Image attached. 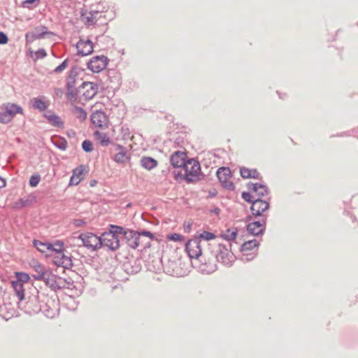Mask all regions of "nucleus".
<instances>
[{"label":"nucleus","instance_id":"f257e3e1","mask_svg":"<svg viewBox=\"0 0 358 358\" xmlns=\"http://www.w3.org/2000/svg\"><path fill=\"white\" fill-rule=\"evenodd\" d=\"M59 301L48 295L41 294L39 295V302L38 305L31 307V311L34 313L42 312L46 317H54L58 310Z\"/></svg>","mask_w":358,"mask_h":358},{"label":"nucleus","instance_id":"f03ea898","mask_svg":"<svg viewBox=\"0 0 358 358\" xmlns=\"http://www.w3.org/2000/svg\"><path fill=\"white\" fill-rule=\"evenodd\" d=\"M208 250L215 257L218 262L225 266H231L234 262V255L226 245L219 243L208 244Z\"/></svg>","mask_w":358,"mask_h":358},{"label":"nucleus","instance_id":"7ed1b4c3","mask_svg":"<svg viewBox=\"0 0 358 358\" xmlns=\"http://www.w3.org/2000/svg\"><path fill=\"white\" fill-rule=\"evenodd\" d=\"M183 169L184 178L188 183L196 182L204 178V175L201 171L200 164L194 159H187Z\"/></svg>","mask_w":358,"mask_h":358},{"label":"nucleus","instance_id":"20e7f679","mask_svg":"<svg viewBox=\"0 0 358 358\" xmlns=\"http://www.w3.org/2000/svg\"><path fill=\"white\" fill-rule=\"evenodd\" d=\"M98 92V85L92 82H83L76 89L74 94L76 95L75 99H69L70 101H87L92 99Z\"/></svg>","mask_w":358,"mask_h":358},{"label":"nucleus","instance_id":"39448f33","mask_svg":"<svg viewBox=\"0 0 358 358\" xmlns=\"http://www.w3.org/2000/svg\"><path fill=\"white\" fill-rule=\"evenodd\" d=\"M82 69L77 65H74L71 68V70L68 73V76L66 79V98L69 99H75L76 98V94H74L76 89V85L77 83L78 77Z\"/></svg>","mask_w":358,"mask_h":358},{"label":"nucleus","instance_id":"423d86ee","mask_svg":"<svg viewBox=\"0 0 358 358\" xmlns=\"http://www.w3.org/2000/svg\"><path fill=\"white\" fill-rule=\"evenodd\" d=\"M36 278L43 279L46 285L54 291L66 288V285L69 283L64 278L53 274L50 271L48 273H41V275H38Z\"/></svg>","mask_w":358,"mask_h":358},{"label":"nucleus","instance_id":"0eeeda50","mask_svg":"<svg viewBox=\"0 0 358 358\" xmlns=\"http://www.w3.org/2000/svg\"><path fill=\"white\" fill-rule=\"evenodd\" d=\"M3 110L0 111V123L8 124L17 113L22 114L23 110L21 106L12 103L3 104Z\"/></svg>","mask_w":358,"mask_h":358},{"label":"nucleus","instance_id":"6e6552de","mask_svg":"<svg viewBox=\"0 0 358 358\" xmlns=\"http://www.w3.org/2000/svg\"><path fill=\"white\" fill-rule=\"evenodd\" d=\"M201 240L199 238H194L187 241L185 245V250L191 259L197 261L202 256Z\"/></svg>","mask_w":358,"mask_h":358},{"label":"nucleus","instance_id":"1a4fd4ad","mask_svg":"<svg viewBox=\"0 0 358 358\" xmlns=\"http://www.w3.org/2000/svg\"><path fill=\"white\" fill-rule=\"evenodd\" d=\"M78 238L81 239L85 247L91 249L92 251L101 248V236H97L93 233H83L80 234Z\"/></svg>","mask_w":358,"mask_h":358},{"label":"nucleus","instance_id":"9d476101","mask_svg":"<svg viewBox=\"0 0 358 358\" xmlns=\"http://www.w3.org/2000/svg\"><path fill=\"white\" fill-rule=\"evenodd\" d=\"M216 175L224 188L228 190H234L235 189L234 184L230 180L232 176L231 169L229 167H220L216 171Z\"/></svg>","mask_w":358,"mask_h":358},{"label":"nucleus","instance_id":"9b49d317","mask_svg":"<svg viewBox=\"0 0 358 358\" xmlns=\"http://www.w3.org/2000/svg\"><path fill=\"white\" fill-rule=\"evenodd\" d=\"M108 63L107 57L95 56L87 62V68L94 73H99L106 68Z\"/></svg>","mask_w":358,"mask_h":358},{"label":"nucleus","instance_id":"f8f14e48","mask_svg":"<svg viewBox=\"0 0 358 358\" xmlns=\"http://www.w3.org/2000/svg\"><path fill=\"white\" fill-rule=\"evenodd\" d=\"M101 247H106L111 251H115L120 248V239L118 236L111 235V233L104 232L101 236Z\"/></svg>","mask_w":358,"mask_h":358},{"label":"nucleus","instance_id":"ddd939ff","mask_svg":"<svg viewBox=\"0 0 358 358\" xmlns=\"http://www.w3.org/2000/svg\"><path fill=\"white\" fill-rule=\"evenodd\" d=\"M114 151L115 154L113 157V159L117 164H126L131 159L130 154L127 152V148L119 144L113 143Z\"/></svg>","mask_w":358,"mask_h":358},{"label":"nucleus","instance_id":"4468645a","mask_svg":"<svg viewBox=\"0 0 358 358\" xmlns=\"http://www.w3.org/2000/svg\"><path fill=\"white\" fill-rule=\"evenodd\" d=\"M101 17V13L99 11L82 10L80 12V20L87 26L94 25Z\"/></svg>","mask_w":358,"mask_h":358},{"label":"nucleus","instance_id":"2eb2a0df","mask_svg":"<svg viewBox=\"0 0 358 358\" xmlns=\"http://www.w3.org/2000/svg\"><path fill=\"white\" fill-rule=\"evenodd\" d=\"M269 208V203L260 198L255 199L251 205L250 210L254 216H262V213Z\"/></svg>","mask_w":358,"mask_h":358},{"label":"nucleus","instance_id":"dca6fc26","mask_svg":"<svg viewBox=\"0 0 358 358\" xmlns=\"http://www.w3.org/2000/svg\"><path fill=\"white\" fill-rule=\"evenodd\" d=\"M53 262L57 266H62L66 269H69L73 266L71 257L66 255L64 251L61 252V253L56 254L54 257Z\"/></svg>","mask_w":358,"mask_h":358},{"label":"nucleus","instance_id":"f3484780","mask_svg":"<svg viewBox=\"0 0 358 358\" xmlns=\"http://www.w3.org/2000/svg\"><path fill=\"white\" fill-rule=\"evenodd\" d=\"M93 43L90 40L80 39L76 44L78 55L80 56L89 55L93 52Z\"/></svg>","mask_w":358,"mask_h":358},{"label":"nucleus","instance_id":"a211bd4d","mask_svg":"<svg viewBox=\"0 0 358 358\" xmlns=\"http://www.w3.org/2000/svg\"><path fill=\"white\" fill-rule=\"evenodd\" d=\"M186 157L187 155L185 152L176 151L170 157L171 164L175 168H183L186 164Z\"/></svg>","mask_w":358,"mask_h":358},{"label":"nucleus","instance_id":"6ab92c4d","mask_svg":"<svg viewBox=\"0 0 358 358\" xmlns=\"http://www.w3.org/2000/svg\"><path fill=\"white\" fill-rule=\"evenodd\" d=\"M31 104L33 108L39 111H45L48 107V103L46 97L44 96H38L31 99Z\"/></svg>","mask_w":358,"mask_h":358},{"label":"nucleus","instance_id":"aec40b11","mask_svg":"<svg viewBox=\"0 0 358 358\" xmlns=\"http://www.w3.org/2000/svg\"><path fill=\"white\" fill-rule=\"evenodd\" d=\"M90 118L92 124L98 127H102L107 121L105 113L101 110H96L92 113Z\"/></svg>","mask_w":358,"mask_h":358},{"label":"nucleus","instance_id":"412c9836","mask_svg":"<svg viewBox=\"0 0 358 358\" xmlns=\"http://www.w3.org/2000/svg\"><path fill=\"white\" fill-rule=\"evenodd\" d=\"M44 117L47 119L48 122L52 125L53 127L63 128L64 127V122L62 120L61 117L53 113L52 111L49 110L46 113L44 114Z\"/></svg>","mask_w":358,"mask_h":358},{"label":"nucleus","instance_id":"4be33fe9","mask_svg":"<svg viewBox=\"0 0 358 358\" xmlns=\"http://www.w3.org/2000/svg\"><path fill=\"white\" fill-rule=\"evenodd\" d=\"M135 236H138V231L131 229H127V232L124 235V238L126 240L127 245L132 249L138 248L136 238Z\"/></svg>","mask_w":358,"mask_h":358},{"label":"nucleus","instance_id":"5701e85b","mask_svg":"<svg viewBox=\"0 0 358 358\" xmlns=\"http://www.w3.org/2000/svg\"><path fill=\"white\" fill-rule=\"evenodd\" d=\"M240 173L243 178H254V179H261L262 178L260 173L255 169H249L245 167H242L240 169Z\"/></svg>","mask_w":358,"mask_h":358},{"label":"nucleus","instance_id":"b1692460","mask_svg":"<svg viewBox=\"0 0 358 358\" xmlns=\"http://www.w3.org/2000/svg\"><path fill=\"white\" fill-rule=\"evenodd\" d=\"M94 136L102 146H107L109 144L113 143L112 141L106 133L96 131L94 133Z\"/></svg>","mask_w":358,"mask_h":358},{"label":"nucleus","instance_id":"393cba45","mask_svg":"<svg viewBox=\"0 0 358 358\" xmlns=\"http://www.w3.org/2000/svg\"><path fill=\"white\" fill-rule=\"evenodd\" d=\"M141 165L147 170H151L155 168L158 162L156 159L150 157H143L140 161Z\"/></svg>","mask_w":358,"mask_h":358},{"label":"nucleus","instance_id":"a878e982","mask_svg":"<svg viewBox=\"0 0 358 358\" xmlns=\"http://www.w3.org/2000/svg\"><path fill=\"white\" fill-rule=\"evenodd\" d=\"M36 291L37 294L36 295H32L31 296H29L28 299V301L26 302V312L29 313V314L35 313L34 312L31 311V307H34L36 305L38 304L39 302V292Z\"/></svg>","mask_w":358,"mask_h":358},{"label":"nucleus","instance_id":"bb28decb","mask_svg":"<svg viewBox=\"0 0 358 358\" xmlns=\"http://www.w3.org/2000/svg\"><path fill=\"white\" fill-rule=\"evenodd\" d=\"M34 246L41 253H45L46 252H50V248H51L52 243L50 242H42L38 240L33 241Z\"/></svg>","mask_w":358,"mask_h":358},{"label":"nucleus","instance_id":"cd10ccee","mask_svg":"<svg viewBox=\"0 0 358 358\" xmlns=\"http://www.w3.org/2000/svg\"><path fill=\"white\" fill-rule=\"evenodd\" d=\"M13 287L14 289L15 293L19 299V301L21 302L24 299H25L24 297V290L23 287V284L20 282H12Z\"/></svg>","mask_w":358,"mask_h":358},{"label":"nucleus","instance_id":"c85d7f7f","mask_svg":"<svg viewBox=\"0 0 358 358\" xmlns=\"http://www.w3.org/2000/svg\"><path fill=\"white\" fill-rule=\"evenodd\" d=\"M127 231V229H125L122 227L110 224L108 231L106 232L111 233V235H114V236H118V235H122L124 236Z\"/></svg>","mask_w":358,"mask_h":358},{"label":"nucleus","instance_id":"c756f323","mask_svg":"<svg viewBox=\"0 0 358 358\" xmlns=\"http://www.w3.org/2000/svg\"><path fill=\"white\" fill-rule=\"evenodd\" d=\"M52 143L57 147L58 149L61 150H66L67 148V141L60 136L55 137L52 139Z\"/></svg>","mask_w":358,"mask_h":358},{"label":"nucleus","instance_id":"7c9ffc66","mask_svg":"<svg viewBox=\"0 0 358 358\" xmlns=\"http://www.w3.org/2000/svg\"><path fill=\"white\" fill-rule=\"evenodd\" d=\"M34 273L31 275L34 279L43 281V279H38L36 277H38V275H41V273H48L49 270L45 269V268H44L41 264L36 262L34 266Z\"/></svg>","mask_w":358,"mask_h":358},{"label":"nucleus","instance_id":"2f4dec72","mask_svg":"<svg viewBox=\"0 0 358 358\" xmlns=\"http://www.w3.org/2000/svg\"><path fill=\"white\" fill-rule=\"evenodd\" d=\"M259 245V243L256 239L250 240L248 241L245 242L241 245V252H248L249 251H251L255 248L257 247Z\"/></svg>","mask_w":358,"mask_h":358},{"label":"nucleus","instance_id":"473e14b6","mask_svg":"<svg viewBox=\"0 0 358 358\" xmlns=\"http://www.w3.org/2000/svg\"><path fill=\"white\" fill-rule=\"evenodd\" d=\"M72 113L76 115L80 121L83 122L87 118L86 111L81 107L74 106L72 109Z\"/></svg>","mask_w":358,"mask_h":358},{"label":"nucleus","instance_id":"72a5a7b5","mask_svg":"<svg viewBox=\"0 0 358 358\" xmlns=\"http://www.w3.org/2000/svg\"><path fill=\"white\" fill-rule=\"evenodd\" d=\"M221 236L228 241H234L237 236V229L232 230L231 229H228L222 233Z\"/></svg>","mask_w":358,"mask_h":358},{"label":"nucleus","instance_id":"f704fd0d","mask_svg":"<svg viewBox=\"0 0 358 358\" xmlns=\"http://www.w3.org/2000/svg\"><path fill=\"white\" fill-rule=\"evenodd\" d=\"M29 36H31V41H34L36 39L43 38L45 36V32H41L40 28H35L34 31L30 34H26V38H27Z\"/></svg>","mask_w":358,"mask_h":358},{"label":"nucleus","instance_id":"c9c22d12","mask_svg":"<svg viewBox=\"0 0 358 358\" xmlns=\"http://www.w3.org/2000/svg\"><path fill=\"white\" fill-rule=\"evenodd\" d=\"M196 238H199V240L203 241V242L202 243L203 245L206 244V241L214 239L215 238V235L211 232L204 231L203 233L200 234V235Z\"/></svg>","mask_w":358,"mask_h":358},{"label":"nucleus","instance_id":"e433bc0d","mask_svg":"<svg viewBox=\"0 0 358 358\" xmlns=\"http://www.w3.org/2000/svg\"><path fill=\"white\" fill-rule=\"evenodd\" d=\"M250 224V229L252 230L253 228H251V227H259V229L264 228V232L266 230V217L265 215H262V221H255L249 223Z\"/></svg>","mask_w":358,"mask_h":358},{"label":"nucleus","instance_id":"4c0bfd02","mask_svg":"<svg viewBox=\"0 0 358 358\" xmlns=\"http://www.w3.org/2000/svg\"><path fill=\"white\" fill-rule=\"evenodd\" d=\"M52 248H50V252H55L56 254L61 253L64 251V243L62 241H57L52 243Z\"/></svg>","mask_w":358,"mask_h":358},{"label":"nucleus","instance_id":"58836bf2","mask_svg":"<svg viewBox=\"0 0 358 358\" xmlns=\"http://www.w3.org/2000/svg\"><path fill=\"white\" fill-rule=\"evenodd\" d=\"M40 3V0H24L22 2L21 6L28 9H32L36 7Z\"/></svg>","mask_w":358,"mask_h":358},{"label":"nucleus","instance_id":"ea45409f","mask_svg":"<svg viewBox=\"0 0 358 358\" xmlns=\"http://www.w3.org/2000/svg\"><path fill=\"white\" fill-rule=\"evenodd\" d=\"M85 166L84 165H80L78 167L75 168L73 170V175L78 178H81V181L83 180V173L85 171Z\"/></svg>","mask_w":358,"mask_h":358},{"label":"nucleus","instance_id":"a19ab883","mask_svg":"<svg viewBox=\"0 0 358 358\" xmlns=\"http://www.w3.org/2000/svg\"><path fill=\"white\" fill-rule=\"evenodd\" d=\"M252 228V227H251ZM247 230L251 235L259 236L264 234V228L259 229V227H253V229H250V224L247 225Z\"/></svg>","mask_w":358,"mask_h":358},{"label":"nucleus","instance_id":"79ce46f5","mask_svg":"<svg viewBox=\"0 0 358 358\" xmlns=\"http://www.w3.org/2000/svg\"><path fill=\"white\" fill-rule=\"evenodd\" d=\"M260 188L259 190L256 192V194L259 198L261 199V197H263L269 193V189L268 187L266 185H262V186H259Z\"/></svg>","mask_w":358,"mask_h":358},{"label":"nucleus","instance_id":"37998d69","mask_svg":"<svg viewBox=\"0 0 358 358\" xmlns=\"http://www.w3.org/2000/svg\"><path fill=\"white\" fill-rule=\"evenodd\" d=\"M82 148L86 152H90L93 150V145L91 141L85 140L82 143Z\"/></svg>","mask_w":358,"mask_h":358},{"label":"nucleus","instance_id":"c03bdc74","mask_svg":"<svg viewBox=\"0 0 358 358\" xmlns=\"http://www.w3.org/2000/svg\"><path fill=\"white\" fill-rule=\"evenodd\" d=\"M69 65V59H66L62 62V63L57 66L54 70L53 73H59L62 72Z\"/></svg>","mask_w":358,"mask_h":358},{"label":"nucleus","instance_id":"a18cd8bd","mask_svg":"<svg viewBox=\"0 0 358 358\" xmlns=\"http://www.w3.org/2000/svg\"><path fill=\"white\" fill-rule=\"evenodd\" d=\"M16 276H17L16 282H20L21 283L27 282L30 279L29 275L25 273H17Z\"/></svg>","mask_w":358,"mask_h":358},{"label":"nucleus","instance_id":"49530a36","mask_svg":"<svg viewBox=\"0 0 358 358\" xmlns=\"http://www.w3.org/2000/svg\"><path fill=\"white\" fill-rule=\"evenodd\" d=\"M41 180V177L38 174L32 175L29 179V185L32 187H36Z\"/></svg>","mask_w":358,"mask_h":358},{"label":"nucleus","instance_id":"de8ad7c7","mask_svg":"<svg viewBox=\"0 0 358 358\" xmlns=\"http://www.w3.org/2000/svg\"><path fill=\"white\" fill-rule=\"evenodd\" d=\"M31 201H32V199H29V198H27V199L21 198L16 203V205L17 207L22 208V207H25V206L30 205Z\"/></svg>","mask_w":358,"mask_h":358},{"label":"nucleus","instance_id":"09e8293b","mask_svg":"<svg viewBox=\"0 0 358 358\" xmlns=\"http://www.w3.org/2000/svg\"><path fill=\"white\" fill-rule=\"evenodd\" d=\"M241 197L244 201L250 203L252 205V202L255 201V199H254L253 196L250 194V193L248 192H242Z\"/></svg>","mask_w":358,"mask_h":358},{"label":"nucleus","instance_id":"8fccbe9b","mask_svg":"<svg viewBox=\"0 0 358 358\" xmlns=\"http://www.w3.org/2000/svg\"><path fill=\"white\" fill-rule=\"evenodd\" d=\"M46 56H47V52H46L45 50L43 48L38 49L35 52V57H36L35 59H43V58L45 57Z\"/></svg>","mask_w":358,"mask_h":358},{"label":"nucleus","instance_id":"3c124183","mask_svg":"<svg viewBox=\"0 0 358 358\" xmlns=\"http://www.w3.org/2000/svg\"><path fill=\"white\" fill-rule=\"evenodd\" d=\"M262 185L263 184H260V183L249 182V183H248V187L250 190L256 193L260 188L259 186H262Z\"/></svg>","mask_w":358,"mask_h":358},{"label":"nucleus","instance_id":"603ef678","mask_svg":"<svg viewBox=\"0 0 358 358\" xmlns=\"http://www.w3.org/2000/svg\"><path fill=\"white\" fill-rule=\"evenodd\" d=\"M168 238L171 241H179L182 240L183 237L182 236L178 234H172L168 236Z\"/></svg>","mask_w":358,"mask_h":358},{"label":"nucleus","instance_id":"864d4df0","mask_svg":"<svg viewBox=\"0 0 358 358\" xmlns=\"http://www.w3.org/2000/svg\"><path fill=\"white\" fill-rule=\"evenodd\" d=\"M81 182V178H78L73 175L70 178L69 186L78 185Z\"/></svg>","mask_w":358,"mask_h":358},{"label":"nucleus","instance_id":"5fc2aeb1","mask_svg":"<svg viewBox=\"0 0 358 358\" xmlns=\"http://www.w3.org/2000/svg\"><path fill=\"white\" fill-rule=\"evenodd\" d=\"M8 41V36L3 31H0V45H5Z\"/></svg>","mask_w":358,"mask_h":358},{"label":"nucleus","instance_id":"6e6d98bb","mask_svg":"<svg viewBox=\"0 0 358 358\" xmlns=\"http://www.w3.org/2000/svg\"><path fill=\"white\" fill-rule=\"evenodd\" d=\"M138 234L141 235V236H147L149 237L151 240L154 239L155 236L153 234H152L149 231L143 230L141 231H138Z\"/></svg>","mask_w":358,"mask_h":358},{"label":"nucleus","instance_id":"4d7b16f0","mask_svg":"<svg viewBox=\"0 0 358 358\" xmlns=\"http://www.w3.org/2000/svg\"><path fill=\"white\" fill-rule=\"evenodd\" d=\"M85 223H86V222L81 219L75 220L73 222V224L76 227H80L84 225Z\"/></svg>","mask_w":358,"mask_h":358},{"label":"nucleus","instance_id":"13d9d810","mask_svg":"<svg viewBox=\"0 0 358 358\" xmlns=\"http://www.w3.org/2000/svg\"><path fill=\"white\" fill-rule=\"evenodd\" d=\"M243 256L245 257L246 261H250L254 259L255 255L252 253L243 252Z\"/></svg>","mask_w":358,"mask_h":358},{"label":"nucleus","instance_id":"bf43d9fd","mask_svg":"<svg viewBox=\"0 0 358 358\" xmlns=\"http://www.w3.org/2000/svg\"><path fill=\"white\" fill-rule=\"evenodd\" d=\"M40 28L41 32H45V35H54V33L52 31H48V28L45 26H41Z\"/></svg>","mask_w":358,"mask_h":358},{"label":"nucleus","instance_id":"052dcab7","mask_svg":"<svg viewBox=\"0 0 358 358\" xmlns=\"http://www.w3.org/2000/svg\"><path fill=\"white\" fill-rule=\"evenodd\" d=\"M55 93L57 96H62L63 94V90L61 88H56L55 90Z\"/></svg>","mask_w":358,"mask_h":358},{"label":"nucleus","instance_id":"680f3d73","mask_svg":"<svg viewBox=\"0 0 358 358\" xmlns=\"http://www.w3.org/2000/svg\"><path fill=\"white\" fill-rule=\"evenodd\" d=\"M211 213H215L216 215H219L220 212V209L218 207H215L210 210Z\"/></svg>","mask_w":358,"mask_h":358},{"label":"nucleus","instance_id":"e2e57ef3","mask_svg":"<svg viewBox=\"0 0 358 358\" xmlns=\"http://www.w3.org/2000/svg\"><path fill=\"white\" fill-rule=\"evenodd\" d=\"M136 238V243L138 244V247L142 244V241H141V235L138 233V236H135Z\"/></svg>","mask_w":358,"mask_h":358},{"label":"nucleus","instance_id":"0e129e2a","mask_svg":"<svg viewBox=\"0 0 358 358\" xmlns=\"http://www.w3.org/2000/svg\"><path fill=\"white\" fill-rule=\"evenodd\" d=\"M66 133H67V135L69 137L75 136V135H76L75 131L72 129L68 130Z\"/></svg>","mask_w":358,"mask_h":358},{"label":"nucleus","instance_id":"69168bd1","mask_svg":"<svg viewBox=\"0 0 358 358\" xmlns=\"http://www.w3.org/2000/svg\"><path fill=\"white\" fill-rule=\"evenodd\" d=\"M6 184V180L1 177H0V188L5 187Z\"/></svg>","mask_w":358,"mask_h":358},{"label":"nucleus","instance_id":"338daca9","mask_svg":"<svg viewBox=\"0 0 358 358\" xmlns=\"http://www.w3.org/2000/svg\"><path fill=\"white\" fill-rule=\"evenodd\" d=\"M97 184V180L93 179L90 181V187H94Z\"/></svg>","mask_w":358,"mask_h":358},{"label":"nucleus","instance_id":"774afa93","mask_svg":"<svg viewBox=\"0 0 358 358\" xmlns=\"http://www.w3.org/2000/svg\"><path fill=\"white\" fill-rule=\"evenodd\" d=\"M250 219H251L250 216H248V217H246V220L247 221L250 220Z\"/></svg>","mask_w":358,"mask_h":358}]
</instances>
